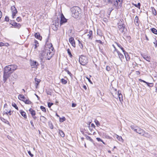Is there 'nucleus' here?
<instances>
[{
	"instance_id": "2",
	"label": "nucleus",
	"mask_w": 157,
	"mask_h": 157,
	"mask_svg": "<svg viewBox=\"0 0 157 157\" xmlns=\"http://www.w3.org/2000/svg\"><path fill=\"white\" fill-rule=\"evenodd\" d=\"M16 65H9L5 67L3 69V78L6 80L10 76L11 74L17 69Z\"/></svg>"
},
{
	"instance_id": "11",
	"label": "nucleus",
	"mask_w": 157,
	"mask_h": 157,
	"mask_svg": "<svg viewBox=\"0 0 157 157\" xmlns=\"http://www.w3.org/2000/svg\"><path fill=\"white\" fill-rule=\"evenodd\" d=\"M13 111H12L11 108H7L4 111V114L7 115H11L13 113Z\"/></svg>"
},
{
	"instance_id": "39",
	"label": "nucleus",
	"mask_w": 157,
	"mask_h": 157,
	"mask_svg": "<svg viewBox=\"0 0 157 157\" xmlns=\"http://www.w3.org/2000/svg\"><path fill=\"white\" fill-rule=\"evenodd\" d=\"M1 120L3 122H4L5 123H7V122L9 123L8 121L6 120L4 118H1Z\"/></svg>"
},
{
	"instance_id": "44",
	"label": "nucleus",
	"mask_w": 157,
	"mask_h": 157,
	"mask_svg": "<svg viewBox=\"0 0 157 157\" xmlns=\"http://www.w3.org/2000/svg\"><path fill=\"white\" fill-rule=\"evenodd\" d=\"M65 70L68 75H69L71 76L72 75V74L67 69H65Z\"/></svg>"
},
{
	"instance_id": "30",
	"label": "nucleus",
	"mask_w": 157,
	"mask_h": 157,
	"mask_svg": "<svg viewBox=\"0 0 157 157\" xmlns=\"http://www.w3.org/2000/svg\"><path fill=\"white\" fill-rule=\"evenodd\" d=\"M152 32L154 34H157V30L154 28H152L151 29Z\"/></svg>"
},
{
	"instance_id": "3",
	"label": "nucleus",
	"mask_w": 157,
	"mask_h": 157,
	"mask_svg": "<svg viewBox=\"0 0 157 157\" xmlns=\"http://www.w3.org/2000/svg\"><path fill=\"white\" fill-rule=\"evenodd\" d=\"M110 2L114 5L115 7L117 8L121 6L122 3V0H113L112 1H111Z\"/></svg>"
},
{
	"instance_id": "64",
	"label": "nucleus",
	"mask_w": 157,
	"mask_h": 157,
	"mask_svg": "<svg viewBox=\"0 0 157 157\" xmlns=\"http://www.w3.org/2000/svg\"><path fill=\"white\" fill-rule=\"evenodd\" d=\"M5 19L6 21H8L9 20V18L8 17H6Z\"/></svg>"
},
{
	"instance_id": "55",
	"label": "nucleus",
	"mask_w": 157,
	"mask_h": 157,
	"mask_svg": "<svg viewBox=\"0 0 157 157\" xmlns=\"http://www.w3.org/2000/svg\"><path fill=\"white\" fill-rule=\"evenodd\" d=\"M123 21V20L122 19L120 20V21H119V24H123L122 23Z\"/></svg>"
},
{
	"instance_id": "41",
	"label": "nucleus",
	"mask_w": 157,
	"mask_h": 157,
	"mask_svg": "<svg viewBox=\"0 0 157 157\" xmlns=\"http://www.w3.org/2000/svg\"><path fill=\"white\" fill-rule=\"evenodd\" d=\"M134 5L136 7L138 8L139 9H140V3H138L137 5L136 4H134Z\"/></svg>"
},
{
	"instance_id": "15",
	"label": "nucleus",
	"mask_w": 157,
	"mask_h": 157,
	"mask_svg": "<svg viewBox=\"0 0 157 157\" xmlns=\"http://www.w3.org/2000/svg\"><path fill=\"white\" fill-rule=\"evenodd\" d=\"M20 113L22 116L25 119L27 118V116L26 113L22 110H20Z\"/></svg>"
},
{
	"instance_id": "47",
	"label": "nucleus",
	"mask_w": 157,
	"mask_h": 157,
	"mask_svg": "<svg viewBox=\"0 0 157 157\" xmlns=\"http://www.w3.org/2000/svg\"><path fill=\"white\" fill-rule=\"evenodd\" d=\"M112 46L114 48V49L115 51H116V52L117 53L118 52H119V51L116 48L114 44L112 45Z\"/></svg>"
},
{
	"instance_id": "19",
	"label": "nucleus",
	"mask_w": 157,
	"mask_h": 157,
	"mask_svg": "<svg viewBox=\"0 0 157 157\" xmlns=\"http://www.w3.org/2000/svg\"><path fill=\"white\" fill-rule=\"evenodd\" d=\"M123 53L124 55L126 61H128L130 60V58L128 53L125 51V52H123Z\"/></svg>"
},
{
	"instance_id": "33",
	"label": "nucleus",
	"mask_w": 157,
	"mask_h": 157,
	"mask_svg": "<svg viewBox=\"0 0 157 157\" xmlns=\"http://www.w3.org/2000/svg\"><path fill=\"white\" fill-rule=\"evenodd\" d=\"M67 52L68 54V55H69V56L71 58L72 57V55L71 54V51L70 49L69 48H68L67 49Z\"/></svg>"
},
{
	"instance_id": "35",
	"label": "nucleus",
	"mask_w": 157,
	"mask_h": 157,
	"mask_svg": "<svg viewBox=\"0 0 157 157\" xmlns=\"http://www.w3.org/2000/svg\"><path fill=\"white\" fill-rule=\"evenodd\" d=\"M143 58L146 60L147 61H149L150 59L148 56H147L146 55H144L143 56Z\"/></svg>"
},
{
	"instance_id": "36",
	"label": "nucleus",
	"mask_w": 157,
	"mask_h": 157,
	"mask_svg": "<svg viewBox=\"0 0 157 157\" xmlns=\"http://www.w3.org/2000/svg\"><path fill=\"white\" fill-rule=\"evenodd\" d=\"M47 103L48 106L49 108H50L51 107V106L54 104L53 103L50 102L49 101H48Z\"/></svg>"
},
{
	"instance_id": "17",
	"label": "nucleus",
	"mask_w": 157,
	"mask_h": 157,
	"mask_svg": "<svg viewBox=\"0 0 157 157\" xmlns=\"http://www.w3.org/2000/svg\"><path fill=\"white\" fill-rule=\"evenodd\" d=\"M21 100L24 102L26 104L29 105L32 103L29 99H21Z\"/></svg>"
},
{
	"instance_id": "28",
	"label": "nucleus",
	"mask_w": 157,
	"mask_h": 157,
	"mask_svg": "<svg viewBox=\"0 0 157 157\" xmlns=\"http://www.w3.org/2000/svg\"><path fill=\"white\" fill-rule=\"evenodd\" d=\"M12 105L13 107L16 109L17 110H19V108L17 105L14 102H12Z\"/></svg>"
},
{
	"instance_id": "4",
	"label": "nucleus",
	"mask_w": 157,
	"mask_h": 157,
	"mask_svg": "<svg viewBox=\"0 0 157 157\" xmlns=\"http://www.w3.org/2000/svg\"><path fill=\"white\" fill-rule=\"evenodd\" d=\"M79 62L82 65H85L87 63V58L84 56H81L79 57Z\"/></svg>"
},
{
	"instance_id": "20",
	"label": "nucleus",
	"mask_w": 157,
	"mask_h": 157,
	"mask_svg": "<svg viewBox=\"0 0 157 157\" xmlns=\"http://www.w3.org/2000/svg\"><path fill=\"white\" fill-rule=\"evenodd\" d=\"M134 22L135 25L136 26H138L139 24V21L138 17L136 16L135 18Z\"/></svg>"
},
{
	"instance_id": "7",
	"label": "nucleus",
	"mask_w": 157,
	"mask_h": 157,
	"mask_svg": "<svg viewBox=\"0 0 157 157\" xmlns=\"http://www.w3.org/2000/svg\"><path fill=\"white\" fill-rule=\"evenodd\" d=\"M10 24L15 28L18 29H19L21 26V24L17 23L14 20H11Z\"/></svg>"
},
{
	"instance_id": "31",
	"label": "nucleus",
	"mask_w": 157,
	"mask_h": 157,
	"mask_svg": "<svg viewBox=\"0 0 157 157\" xmlns=\"http://www.w3.org/2000/svg\"><path fill=\"white\" fill-rule=\"evenodd\" d=\"M40 109L44 113H46L47 111L45 108L43 106H40Z\"/></svg>"
},
{
	"instance_id": "63",
	"label": "nucleus",
	"mask_w": 157,
	"mask_h": 157,
	"mask_svg": "<svg viewBox=\"0 0 157 157\" xmlns=\"http://www.w3.org/2000/svg\"><path fill=\"white\" fill-rule=\"evenodd\" d=\"M140 73L139 71H137L136 72V74L137 75H139L140 74Z\"/></svg>"
},
{
	"instance_id": "9",
	"label": "nucleus",
	"mask_w": 157,
	"mask_h": 157,
	"mask_svg": "<svg viewBox=\"0 0 157 157\" xmlns=\"http://www.w3.org/2000/svg\"><path fill=\"white\" fill-rule=\"evenodd\" d=\"M29 113L31 114L33 118L35 120L36 117V112L32 108H30L29 110Z\"/></svg>"
},
{
	"instance_id": "24",
	"label": "nucleus",
	"mask_w": 157,
	"mask_h": 157,
	"mask_svg": "<svg viewBox=\"0 0 157 157\" xmlns=\"http://www.w3.org/2000/svg\"><path fill=\"white\" fill-rule=\"evenodd\" d=\"M34 43L35 45L34 48L36 49L39 46V43L38 41L36 40H34Z\"/></svg>"
},
{
	"instance_id": "61",
	"label": "nucleus",
	"mask_w": 157,
	"mask_h": 157,
	"mask_svg": "<svg viewBox=\"0 0 157 157\" xmlns=\"http://www.w3.org/2000/svg\"><path fill=\"white\" fill-rule=\"evenodd\" d=\"M82 87L85 90H86V85H84L82 86Z\"/></svg>"
},
{
	"instance_id": "58",
	"label": "nucleus",
	"mask_w": 157,
	"mask_h": 157,
	"mask_svg": "<svg viewBox=\"0 0 157 157\" xmlns=\"http://www.w3.org/2000/svg\"><path fill=\"white\" fill-rule=\"evenodd\" d=\"M5 46H10V44L9 43H6L5 44H4Z\"/></svg>"
},
{
	"instance_id": "18",
	"label": "nucleus",
	"mask_w": 157,
	"mask_h": 157,
	"mask_svg": "<svg viewBox=\"0 0 157 157\" xmlns=\"http://www.w3.org/2000/svg\"><path fill=\"white\" fill-rule=\"evenodd\" d=\"M35 85L36 88H37V86L39 85V83L41 82V80L36 78L35 79Z\"/></svg>"
},
{
	"instance_id": "27",
	"label": "nucleus",
	"mask_w": 157,
	"mask_h": 157,
	"mask_svg": "<svg viewBox=\"0 0 157 157\" xmlns=\"http://www.w3.org/2000/svg\"><path fill=\"white\" fill-rule=\"evenodd\" d=\"M59 133L61 136L62 137H64L65 136V134L63 131L60 130H59Z\"/></svg>"
},
{
	"instance_id": "1",
	"label": "nucleus",
	"mask_w": 157,
	"mask_h": 157,
	"mask_svg": "<svg viewBox=\"0 0 157 157\" xmlns=\"http://www.w3.org/2000/svg\"><path fill=\"white\" fill-rule=\"evenodd\" d=\"M46 46L48 48L49 52H47L46 54V52L44 51H42L41 55L43 58H45L46 59L49 60L54 52V48L52 43L47 41L46 43Z\"/></svg>"
},
{
	"instance_id": "6",
	"label": "nucleus",
	"mask_w": 157,
	"mask_h": 157,
	"mask_svg": "<svg viewBox=\"0 0 157 157\" xmlns=\"http://www.w3.org/2000/svg\"><path fill=\"white\" fill-rule=\"evenodd\" d=\"M113 97L114 98H123V96L122 94L119 93V91L117 92V90H115L112 93Z\"/></svg>"
},
{
	"instance_id": "57",
	"label": "nucleus",
	"mask_w": 157,
	"mask_h": 157,
	"mask_svg": "<svg viewBox=\"0 0 157 157\" xmlns=\"http://www.w3.org/2000/svg\"><path fill=\"white\" fill-rule=\"evenodd\" d=\"M117 139L119 140V141H121V140H122L121 137V136H118V137L117 138Z\"/></svg>"
},
{
	"instance_id": "53",
	"label": "nucleus",
	"mask_w": 157,
	"mask_h": 157,
	"mask_svg": "<svg viewBox=\"0 0 157 157\" xmlns=\"http://www.w3.org/2000/svg\"><path fill=\"white\" fill-rule=\"evenodd\" d=\"M79 46L81 48H83V45L82 44L80 43V41H79Z\"/></svg>"
},
{
	"instance_id": "49",
	"label": "nucleus",
	"mask_w": 157,
	"mask_h": 157,
	"mask_svg": "<svg viewBox=\"0 0 157 157\" xmlns=\"http://www.w3.org/2000/svg\"><path fill=\"white\" fill-rule=\"evenodd\" d=\"M28 153L31 157H33V155L31 153L30 151H28Z\"/></svg>"
},
{
	"instance_id": "62",
	"label": "nucleus",
	"mask_w": 157,
	"mask_h": 157,
	"mask_svg": "<svg viewBox=\"0 0 157 157\" xmlns=\"http://www.w3.org/2000/svg\"><path fill=\"white\" fill-rule=\"evenodd\" d=\"M119 101L120 102L122 103V102L123 101V99H119Z\"/></svg>"
},
{
	"instance_id": "8",
	"label": "nucleus",
	"mask_w": 157,
	"mask_h": 157,
	"mask_svg": "<svg viewBox=\"0 0 157 157\" xmlns=\"http://www.w3.org/2000/svg\"><path fill=\"white\" fill-rule=\"evenodd\" d=\"M30 65L32 68H37V66L39 65V64L37 62L35 61L32 60H30Z\"/></svg>"
},
{
	"instance_id": "21",
	"label": "nucleus",
	"mask_w": 157,
	"mask_h": 157,
	"mask_svg": "<svg viewBox=\"0 0 157 157\" xmlns=\"http://www.w3.org/2000/svg\"><path fill=\"white\" fill-rule=\"evenodd\" d=\"M117 53L118 55V56L119 59H120L121 60V61H122L123 59H124V56L123 55V54H121L119 52H118Z\"/></svg>"
},
{
	"instance_id": "14",
	"label": "nucleus",
	"mask_w": 157,
	"mask_h": 157,
	"mask_svg": "<svg viewBox=\"0 0 157 157\" xmlns=\"http://www.w3.org/2000/svg\"><path fill=\"white\" fill-rule=\"evenodd\" d=\"M34 36L36 38L40 40H41L42 38V36H40V33L38 32L35 33Z\"/></svg>"
},
{
	"instance_id": "25",
	"label": "nucleus",
	"mask_w": 157,
	"mask_h": 157,
	"mask_svg": "<svg viewBox=\"0 0 157 157\" xmlns=\"http://www.w3.org/2000/svg\"><path fill=\"white\" fill-rule=\"evenodd\" d=\"M130 127L135 132L136 131L137 129L138 128L136 126L134 125H131L130 126Z\"/></svg>"
},
{
	"instance_id": "45",
	"label": "nucleus",
	"mask_w": 157,
	"mask_h": 157,
	"mask_svg": "<svg viewBox=\"0 0 157 157\" xmlns=\"http://www.w3.org/2000/svg\"><path fill=\"white\" fill-rule=\"evenodd\" d=\"M146 84L147 85V86L149 87H152L153 86L152 83H149L148 82H146Z\"/></svg>"
},
{
	"instance_id": "5",
	"label": "nucleus",
	"mask_w": 157,
	"mask_h": 157,
	"mask_svg": "<svg viewBox=\"0 0 157 157\" xmlns=\"http://www.w3.org/2000/svg\"><path fill=\"white\" fill-rule=\"evenodd\" d=\"M72 15L75 18H77L78 16V12L76 7L72 8Z\"/></svg>"
},
{
	"instance_id": "48",
	"label": "nucleus",
	"mask_w": 157,
	"mask_h": 157,
	"mask_svg": "<svg viewBox=\"0 0 157 157\" xmlns=\"http://www.w3.org/2000/svg\"><path fill=\"white\" fill-rule=\"evenodd\" d=\"M18 97V98H25L24 96L22 94L19 95Z\"/></svg>"
},
{
	"instance_id": "40",
	"label": "nucleus",
	"mask_w": 157,
	"mask_h": 157,
	"mask_svg": "<svg viewBox=\"0 0 157 157\" xmlns=\"http://www.w3.org/2000/svg\"><path fill=\"white\" fill-rule=\"evenodd\" d=\"M17 12H13L12 13V17L13 18H14L15 17L16 14L17 13Z\"/></svg>"
},
{
	"instance_id": "29",
	"label": "nucleus",
	"mask_w": 157,
	"mask_h": 157,
	"mask_svg": "<svg viewBox=\"0 0 157 157\" xmlns=\"http://www.w3.org/2000/svg\"><path fill=\"white\" fill-rule=\"evenodd\" d=\"M62 83L63 84H66L67 83V81L64 78H62L61 80Z\"/></svg>"
},
{
	"instance_id": "13",
	"label": "nucleus",
	"mask_w": 157,
	"mask_h": 157,
	"mask_svg": "<svg viewBox=\"0 0 157 157\" xmlns=\"http://www.w3.org/2000/svg\"><path fill=\"white\" fill-rule=\"evenodd\" d=\"M69 42L74 47H75V41L73 38L72 37H70L69 40Z\"/></svg>"
},
{
	"instance_id": "37",
	"label": "nucleus",
	"mask_w": 157,
	"mask_h": 157,
	"mask_svg": "<svg viewBox=\"0 0 157 157\" xmlns=\"http://www.w3.org/2000/svg\"><path fill=\"white\" fill-rule=\"evenodd\" d=\"M16 21L17 22H21L22 21V19L20 17H18L16 18Z\"/></svg>"
},
{
	"instance_id": "56",
	"label": "nucleus",
	"mask_w": 157,
	"mask_h": 157,
	"mask_svg": "<svg viewBox=\"0 0 157 157\" xmlns=\"http://www.w3.org/2000/svg\"><path fill=\"white\" fill-rule=\"evenodd\" d=\"M4 46H5L4 43H3L2 42H0V47Z\"/></svg>"
},
{
	"instance_id": "23",
	"label": "nucleus",
	"mask_w": 157,
	"mask_h": 157,
	"mask_svg": "<svg viewBox=\"0 0 157 157\" xmlns=\"http://www.w3.org/2000/svg\"><path fill=\"white\" fill-rule=\"evenodd\" d=\"M151 9L152 11L153 14L155 16L157 14V12L155 8L154 7H151Z\"/></svg>"
},
{
	"instance_id": "42",
	"label": "nucleus",
	"mask_w": 157,
	"mask_h": 157,
	"mask_svg": "<svg viewBox=\"0 0 157 157\" xmlns=\"http://www.w3.org/2000/svg\"><path fill=\"white\" fill-rule=\"evenodd\" d=\"M95 124L97 126H99L100 125V123L97 120H95Z\"/></svg>"
},
{
	"instance_id": "46",
	"label": "nucleus",
	"mask_w": 157,
	"mask_h": 157,
	"mask_svg": "<svg viewBox=\"0 0 157 157\" xmlns=\"http://www.w3.org/2000/svg\"><path fill=\"white\" fill-rule=\"evenodd\" d=\"M106 70L108 71H109L110 70L111 68L109 66H107L106 67Z\"/></svg>"
},
{
	"instance_id": "10",
	"label": "nucleus",
	"mask_w": 157,
	"mask_h": 157,
	"mask_svg": "<svg viewBox=\"0 0 157 157\" xmlns=\"http://www.w3.org/2000/svg\"><path fill=\"white\" fill-rule=\"evenodd\" d=\"M67 19L65 17L63 14L62 13L61 14L60 20V25H61L64 23L67 22Z\"/></svg>"
},
{
	"instance_id": "54",
	"label": "nucleus",
	"mask_w": 157,
	"mask_h": 157,
	"mask_svg": "<svg viewBox=\"0 0 157 157\" xmlns=\"http://www.w3.org/2000/svg\"><path fill=\"white\" fill-rule=\"evenodd\" d=\"M139 81L140 82H143L145 83H146V82H146V81H144L141 79H139Z\"/></svg>"
},
{
	"instance_id": "16",
	"label": "nucleus",
	"mask_w": 157,
	"mask_h": 157,
	"mask_svg": "<svg viewBox=\"0 0 157 157\" xmlns=\"http://www.w3.org/2000/svg\"><path fill=\"white\" fill-rule=\"evenodd\" d=\"M136 132L139 134H140L141 135H144V130L138 127L137 128L136 131Z\"/></svg>"
},
{
	"instance_id": "34",
	"label": "nucleus",
	"mask_w": 157,
	"mask_h": 157,
	"mask_svg": "<svg viewBox=\"0 0 157 157\" xmlns=\"http://www.w3.org/2000/svg\"><path fill=\"white\" fill-rule=\"evenodd\" d=\"M66 120L65 118L63 117L62 118L59 117V121L60 122H63Z\"/></svg>"
},
{
	"instance_id": "32",
	"label": "nucleus",
	"mask_w": 157,
	"mask_h": 157,
	"mask_svg": "<svg viewBox=\"0 0 157 157\" xmlns=\"http://www.w3.org/2000/svg\"><path fill=\"white\" fill-rule=\"evenodd\" d=\"M116 44H117V46L122 50L123 52H125V50H124V48L121 46L120 44L117 43H116Z\"/></svg>"
},
{
	"instance_id": "26",
	"label": "nucleus",
	"mask_w": 157,
	"mask_h": 157,
	"mask_svg": "<svg viewBox=\"0 0 157 157\" xmlns=\"http://www.w3.org/2000/svg\"><path fill=\"white\" fill-rule=\"evenodd\" d=\"M11 11L12 13H13V12H17V10L16 8L14 6H13L11 7Z\"/></svg>"
},
{
	"instance_id": "60",
	"label": "nucleus",
	"mask_w": 157,
	"mask_h": 157,
	"mask_svg": "<svg viewBox=\"0 0 157 157\" xmlns=\"http://www.w3.org/2000/svg\"><path fill=\"white\" fill-rule=\"evenodd\" d=\"M30 123H31V125L32 126L34 127V124H33V122L32 121H30Z\"/></svg>"
},
{
	"instance_id": "59",
	"label": "nucleus",
	"mask_w": 157,
	"mask_h": 157,
	"mask_svg": "<svg viewBox=\"0 0 157 157\" xmlns=\"http://www.w3.org/2000/svg\"><path fill=\"white\" fill-rule=\"evenodd\" d=\"M76 105V104L75 103H73L72 104V107H75Z\"/></svg>"
},
{
	"instance_id": "38",
	"label": "nucleus",
	"mask_w": 157,
	"mask_h": 157,
	"mask_svg": "<svg viewBox=\"0 0 157 157\" xmlns=\"http://www.w3.org/2000/svg\"><path fill=\"white\" fill-rule=\"evenodd\" d=\"M86 138L88 140H89L91 142L93 141V140L91 138L90 136H86Z\"/></svg>"
},
{
	"instance_id": "51",
	"label": "nucleus",
	"mask_w": 157,
	"mask_h": 157,
	"mask_svg": "<svg viewBox=\"0 0 157 157\" xmlns=\"http://www.w3.org/2000/svg\"><path fill=\"white\" fill-rule=\"evenodd\" d=\"M104 2L108 3H109L111 2V0H103Z\"/></svg>"
},
{
	"instance_id": "50",
	"label": "nucleus",
	"mask_w": 157,
	"mask_h": 157,
	"mask_svg": "<svg viewBox=\"0 0 157 157\" xmlns=\"http://www.w3.org/2000/svg\"><path fill=\"white\" fill-rule=\"evenodd\" d=\"M49 127L51 129H53V126L52 124H51L49 125Z\"/></svg>"
},
{
	"instance_id": "22",
	"label": "nucleus",
	"mask_w": 157,
	"mask_h": 157,
	"mask_svg": "<svg viewBox=\"0 0 157 157\" xmlns=\"http://www.w3.org/2000/svg\"><path fill=\"white\" fill-rule=\"evenodd\" d=\"M92 33V30H90L89 31V34L87 35V36L89 39H92L93 38Z\"/></svg>"
},
{
	"instance_id": "52",
	"label": "nucleus",
	"mask_w": 157,
	"mask_h": 157,
	"mask_svg": "<svg viewBox=\"0 0 157 157\" xmlns=\"http://www.w3.org/2000/svg\"><path fill=\"white\" fill-rule=\"evenodd\" d=\"M96 41L97 42L101 44H103V43L102 42V41L100 40H96Z\"/></svg>"
},
{
	"instance_id": "12",
	"label": "nucleus",
	"mask_w": 157,
	"mask_h": 157,
	"mask_svg": "<svg viewBox=\"0 0 157 157\" xmlns=\"http://www.w3.org/2000/svg\"><path fill=\"white\" fill-rule=\"evenodd\" d=\"M118 28L119 31L121 33H123L125 29L124 25V24H119L118 25Z\"/></svg>"
},
{
	"instance_id": "43",
	"label": "nucleus",
	"mask_w": 157,
	"mask_h": 157,
	"mask_svg": "<svg viewBox=\"0 0 157 157\" xmlns=\"http://www.w3.org/2000/svg\"><path fill=\"white\" fill-rule=\"evenodd\" d=\"M96 139L98 141H101V142H102V143L105 144V143L104 142V141H103V140H102L100 138H96Z\"/></svg>"
}]
</instances>
